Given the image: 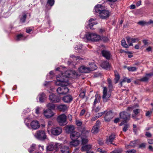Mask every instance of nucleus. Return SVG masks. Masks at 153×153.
<instances>
[{"mask_svg": "<svg viewBox=\"0 0 153 153\" xmlns=\"http://www.w3.org/2000/svg\"><path fill=\"white\" fill-rule=\"evenodd\" d=\"M69 76L65 72L64 74L62 73L61 75L59 74L56 77L57 81L56 82V85H61L57 89V92L58 94H63L68 92L69 89L66 86L68 84Z\"/></svg>", "mask_w": 153, "mask_h": 153, "instance_id": "f257e3e1", "label": "nucleus"}, {"mask_svg": "<svg viewBox=\"0 0 153 153\" xmlns=\"http://www.w3.org/2000/svg\"><path fill=\"white\" fill-rule=\"evenodd\" d=\"M90 68L89 67H86L84 65H82L78 69L79 72H76L75 71H66V74L70 76L71 74H72L75 76L76 77L79 76L82 73H87L90 72Z\"/></svg>", "mask_w": 153, "mask_h": 153, "instance_id": "f03ea898", "label": "nucleus"}, {"mask_svg": "<svg viewBox=\"0 0 153 153\" xmlns=\"http://www.w3.org/2000/svg\"><path fill=\"white\" fill-rule=\"evenodd\" d=\"M79 130L81 133L80 137L81 139L82 143V145L85 144L88 141L87 137L90 131L86 130L84 127L81 128L79 129Z\"/></svg>", "mask_w": 153, "mask_h": 153, "instance_id": "7ed1b4c3", "label": "nucleus"}, {"mask_svg": "<svg viewBox=\"0 0 153 153\" xmlns=\"http://www.w3.org/2000/svg\"><path fill=\"white\" fill-rule=\"evenodd\" d=\"M87 39L92 42H98L101 39L100 35L95 33H88L86 35Z\"/></svg>", "mask_w": 153, "mask_h": 153, "instance_id": "20e7f679", "label": "nucleus"}, {"mask_svg": "<svg viewBox=\"0 0 153 153\" xmlns=\"http://www.w3.org/2000/svg\"><path fill=\"white\" fill-rule=\"evenodd\" d=\"M111 95V93L109 91L108 92L107 88L103 87L102 96L103 102H107L109 100Z\"/></svg>", "mask_w": 153, "mask_h": 153, "instance_id": "39448f33", "label": "nucleus"}, {"mask_svg": "<svg viewBox=\"0 0 153 153\" xmlns=\"http://www.w3.org/2000/svg\"><path fill=\"white\" fill-rule=\"evenodd\" d=\"M66 116L64 114H62L58 117L57 121L60 126H64L67 124Z\"/></svg>", "mask_w": 153, "mask_h": 153, "instance_id": "423d86ee", "label": "nucleus"}, {"mask_svg": "<svg viewBox=\"0 0 153 153\" xmlns=\"http://www.w3.org/2000/svg\"><path fill=\"white\" fill-rule=\"evenodd\" d=\"M35 136L36 138L41 140H44L46 138L45 131L42 130L37 131L35 134Z\"/></svg>", "mask_w": 153, "mask_h": 153, "instance_id": "0eeeda50", "label": "nucleus"}, {"mask_svg": "<svg viewBox=\"0 0 153 153\" xmlns=\"http://www.w3.org/2000/svg\"><path fill=\"white\" fill-rule=\"evenodd\" d=\"M120 119H122V121L125 123L128 121L130 118V115L125 111L120 112Z\"/></svg>", "mask_w": 153, "mask_h": 153, "instance_id": "6e6552de", "label": "nucleus"}, {"mask_svg": "<svg viewBox=\"0 0 153 153\" xmlns=\"http://www.w3.org/2000/svg\"><path fill=\"white\" fill-rule=\"evenodd\" d=\"M51 132L53 135L57 136L62 133V129L61 127H52L51 130Z\"/></svg>", "mask_w": 153, "mask_h": 153, "instance_id": "1a4fd4ad", "label": "nucleus"}, {"mask_svg": "<svg viewBox=\"0 0 153 153\" xmlns=\"http://www.w3.org/2000/svg\"><path fill=\"white\" fill-rule=\"evenodd\" d=\"M49 100L50 101L53 103H57L60 102V100L59 97L54 94H51L50 95Z\"/></svg>", "mask_w": 153, "mask_h": 153, "instance_id": "9d476101", "label": "nucleus"}, {"mask_svg": "<svg viewBox=\"0 0 153 153\" xmlns=\"http://www.w3.org/2000/svg\"><path fill=\"white\" fill-rule=\"evenodd\" d=\"M95 12L98 15L105 10V7L100 4H98L95 6L94 8Z\"/></svg>", "mask_w": 153, "mask_h": 153, "instance_id": "9b49d317", "label": "nucleus"}, {"mask_svg": "<svg viewBox=\"0 0 153 153\" xmlns=\"http://www.w3.org/2000/svg\"><path fill=\"white\" fill-rule=\"evenodd\" d=\"M81 136L79 133L74 131L71 133L70 135V137L72 140H77V139Z\"/></svg>", "mask_w": 153, "mask_h": 153, "instance_id": "f8f14e48", "label": "nucleus"}, {"mask_svg": "<svg viewBox=\"0 0 153 153\" xmlns=\"http://www.w3.org/2000/svg\"><path fill=\"white\" fill-rule=\"evenodd\" d=\"M113 115L111 111L106 112L104 117V120L106 122H109L113 117Z\"/></svg>", "mask_w": 153, "mask_h": 153, "instance_id": "ddd939ff", "label": "nucleus"}, {"mask_svg": "<svg viewBox=\"0 0 153 153\" xmlns=\"http://www.w3.org/2000/svg\"><path fill=\"white\" fill-rule=\"evenodd\" d=\"M109 13L107 10H105L100 13L98 15L102 19H105L107 18L109 16Z\"/></svg>", "mask_w": 153, "mask_h": 153, "instance_id": "4468645a", "label": "nucleus"}, {"mask_svg": "<svg viewBox=\"0 0 153 153\" xmlns=\"http://www.w3.org/2000/svg\"><path fill=\"white\" fill-rule=\"evenodd\" d=\"M30 126L34 130L38 128L40 126L39 123L36 120L32 121L30 123Z\"/></svg>", "mask_w": 153, "mask_h": 153, "instance_id": "2eb2a0df", "label": "nucleus"}, {"mask_svg": "<svg viewBox=\"0 0 153 153\" xmlns=\"http://www.w3.org/2000/svg\"><path fill=\"white\" fill-rule=\"evenodd\" d=\"M153 76V73H151L149 74H147L141 78L140 80V81L142 82H147L148 80L149 79L151 78Z\"/></svg>", "mask_w": 153, "mask_h": 153, "instance_id": "dca6fc26", "label": "nucleus"}, {"mask_svg": "<svg viewBox=\"0 0 153 153\" xmlns=\"http://www.w3.org/2000/svg\"><path fill=\"white\" fill-rule=\"evenodd\" d=\"M44 115L47 118H50L53 115V113L50 109H47L44 111Z\"/></svg>", "mask_w": 153, "mask_h": 153, "instance_id": "f3484780", "label": "nucleus"}, {"mask_svg": "<svg viewBox=\"0 0 153 153\" xmlns=\"http://www.w3.org/2000/svg\"><path fill=\"white\" fill-rule=\"evenodd\" d=\"M73 100V98L71 95H68L64 96L62 100L65 103H68L70 102Z\"/></svg>", "mask_w": 153, "mask_h": 153, "instance_id": "a211bd4d", "label": "nucleus"}, {"mask_svg": "<svg viewBox=\"0 0 153 153\" xmlns=\"http://www.w3.org/2000/svg\"><path fill=\"white\" fill-rule=\"evenodd\" d=\"M101 53L102 55L106 59H110L111 54L109 51L106 50H103L102 51Z\"/></svg>", "mask_w": 153, "mask_h": 153, "instance_id": "6ab92c4d", "label": "nucleus"}, {"mask_svg": "<svg viewBox=\"0 0 153 153\" xmlns=\"http://www.w3.org/2000/svg\"><path fill=\"white\" fill-rule=\"evenodd\" d=\"M58 144L53 143H51L49 144L47 147V150H48L52 151L56 149L57 147Z\"/></svg>", "mask_w": 153, "mask_h": 153, "instance_id": "aec40b11", "label": "nucleus"}, {"mask_svg": "<svg viewBox=\"0 0 153 153\" xmlns=\"http://www.w3.org/2000/svg\"><path fill=\"white\" fill-rule=\"evenodd\" d=\"M137 24L142 26L148 25H150L151 24H153V21L151 19L148 22L144 21H141L138 22Z\"/></svg>", "mask_w": 153, "mask_h": 153, "instance_id": "412c9836", "label": "nucleus"}, {"mask_svg": "<svg viewBox=\"0 0 153 153\" xmlns=\"http://www.w3.org/2000/svg\"><path fill=\"white\" fill-rule=\"evenodd\" d=\"M138 106L139 105L138 104H136L135 105H134V108L137 107H138ZM141 111V110L139 108H134V120L135 119L136 120H138L139 119H140V118L141 117V116H140V117L137 118V117H136L135 116V115H136L137 114H139Z\"/></svg>", "mask_w": 153, "mask_h": 153, "instance_id": "4be33fe9", "label": "nucleus"}, {"mask_svg": "<svg viewBox=\"0 0 153 153\" xmlns=\"http://www.w3.org/2000/svg\"><path fill=\"white\" fill-rule=\"evenodd\" d=\"M101 66L103 68L108 70L110 68V65L108 62L103 61L101 64Z\"/></svg>", "mask_w": 153, "mask_h": 153, "instance_id": "5701e85b", "label": "nucleus"}, {"mask_svg": "<svg viewBox=\"0 0 153 153\" xmlns=\"http://www.w3.org/2000/svg\"><path fill=\"white\" fill-rule=\"evenodd\" d=\"M95 19H91L89 20V23L88 25L86 27L88 28H90L91 29H93L92 28L93 26L94 25H96L97 23L94 22Z\"/></svg>", "mask_w": 153, "mask_h": 153, "instance_id": "b1692460", "label": "nucleus"}, {"mask_svg": "<svg viewBox=\"0 0 153 153\" xmlns=\"http://www.w3.org/2000/svg\"><path fill=\"white\" fill-rule=\"evenodd\" d=\"M115 136L114 134L111 135L108 138L106 139V143L108 144H112V141L114 140Z\"/></svg>", "mask_w": 153, "mask_h": 153, "instance_id": "393cba45", "label": "nucleus"}, {"mask_svg": "<svg viewBox=\"0 0 153 153\" xmlns=\"http://www.w3.org/2000/svg\"><path fill=\"white\" fill-rule=\"evenodd\" d=\"M58 109L60 111L64 112L68 109V107L66 105H61L57 107Z\"/></svg>", "mask_w": 153, "mask_h": 153, "instance_id": "a878e982", "label": "nucleus"}, {"mask_svg": "<svg viewBox=\"0 0 153 153\" xmlns=\"http://www.w3.org/2000/svg\"><path fill=\"white\" fill-rule=\"evenodd\" d=\"M61 151L62 153H69V149L67 146H63L61 148Z\"/></svg>", "mask_w": 153, "mask_h": 153, "instance_id": "bb28decb", "label": "nucleus"}, {"mask_svg": "<svg viewBox=\"0 0 153 153\" xmlns=\"http://www.w3.org/2000/svg\"><path fill=\"white\" fill-rule=\"evenodd\" d=\"M127 41L129 46H133L132 43L134 42V39L131 38L130 37H126Z\"/></svg>", "mask_w": 153, "mask_h": 153, "instance_id": "cd10ccee", "label": "nucleus"}, {"mask_svg": "<svg viewBox=\"0 0 153 153\" xmlns=\"http://www.w3.org/2000/svg\"><path fill=\"white\" fill-rule=\"evenodd\" d=\"M90 67H89L90 68V72L91 71H93L96 70L97 68V67L94 63H89Z\"/></svg>", "mask_w": 153, "mask_h": 153, "instance_id": "c85d7f7f", "label": "nucleus"}, {"mask_svg": "<svg viewBox=\"0 0 153 153\" xmlns=\"http://www.w3.org/2000/svg\"><path fill=\"white\" fill-rule=\"evenodd\" d=\"M79 141L78 140H75L70 142V146H78L79 143Z\"/></svg>", "mask_w": 153, "mask_h": 153, "instance_id": "c756f323", "label": "nucleus"}, {"mask_svg": "<svg viewBox=\"0 0 153 153\" xmlns=\"http://www.w3.org/2000/svg\"><path fill=\"white\" fill-rule=\"evenodd\" d=\"M95 99L94 104L95 105L97 103H99L100 101L101 97L100 96H99L98 94H96L95 95Z\"/></svg>", "mask_w": 153, "mask_h": 153, "instance_id": "7c9ffc66", "label": "nucleus"}, {"mask_svg": "<svg viewBox=\"0 0 153 153\" xmlns=\"http://www.w3.org/2000/svg\"><path fill=\"white\" fill-rule=\"evenodd\" d=\"M36 145L35 144H32L28 150L29 152L31 153L33 151H34L36 149Z\"/></svg>", "mask_w": 153, "mask_h": 153, "instance_id": "2f4dec72", "label": "nucleus"}, {"mask_svg": "<svg viewBox=\"0 0 153 153\" xmlns=\"http://www.w3.org/2000/svg\"><path fill=\"white\" fill-rule=\"evenodd\" d=\"M39 101L40 102H43L44 101L45 97V94L43 93H42L39 94Z\"/></svg>", "mask_w": 153, "mask_h": 153, "instance_id": "473e14b6", "label": "nucleus"}, {"mask_svg": "<svg viewBox=\"0 0 153 153\" xmlns=\"http://www.w3.org/2000/svg\"><path fill=\"white\" fill-rule=\"evenodd\" d=\"M114 73L115 75V77L114 79V80L115 81V83H117L118 82L120 79V76L115 71L114 72Z\"/></svg>", "mask_w": 153, "mask_h": 153, "instance_id": "72a5a7b5", "label": "nucleus"}, {"mask_svg": "<svg viewBox=\"0 0 153 153\" xmlns=\"http://www.w3.org/2000/svg\"><path fill=\"white\" fill-rule=\"evenodd\" d=\"M91 145H86L85 146H83L82 147V150L83 151H88L89 149H90L91 148Z\"/></svg>", "mask_w": 153, "mask_h": 153, "instance_id": "f704fd0d", "label": "nucleus"}, {"mask_svg": "<svg viewBox=\"0 0 153 153\" xmlns=\"http://www.w3.org/2000/svg\"><path fill=\"white\" fill-rule=\"evenodd\" d=\"M98 126H94L91 130L92 133L96 134L98 132Z\"/></svg>", "mask_w": 153, "mask_h": 153, "instance_id": "c9c22d12", "label": "nucleus"}, {"mask_svg": "<svg viewBox=\"0 0 153 153\" xmlns=\"http://www.w3.org/2000/svg\"><path fill=\"white\" fill-rule=\"evenodd\" d=\"M126 147L127 149H129L133 148L134 147V143L133 142H131L129 145H126Z\"/></svg>", "mask_w": 153, "mask_h": 153, "instance_id": "e433bc0d", "label": "nucleus"}, {"mask_svg": "<svg viewBox=\"0 0 153 153\" xmlns=\"http://www.w3.org/2000/svg\"><path fill=\"white\" fill-rule=\"evenodd\" d=\"M47 107L49 108L48 109H53L55 108V105L52 103H49L47 105Z\"/></svg>", "mask_w": 153, "mask_h": 153, "instance_id": "4c0bfd02", "label": "nucleus"}, {"mask_svg": "<svg viewBox=\"0 0 153 153\" xmlns=\"http://www.w3.org/2000/svg\"><path fill=\"white\" fill-rule=\"evenodd\" d=\"M82 45H79V46L77 45L75 48L76 50H77V51H76V52H78L79 53H80L81 52L82 50Z\"/></svg>", "mask_w": 153, "mask_h": 153, "instance_id": "58836bf2", "label": "nucleus"}, {"mask_svg": "<svg viewBox=\"0 0 153 153\" xmlns=\"http://www.w3.org/2000/svg\"><path fill=\"white\" fill-rule=\"evenodd\" d=\"M54 125V123L52 121H49L48 122V131L49 132V129L52 127V126Z\"/></svg>", "mask_w": 153, "mask_h": 153, "instance_id": "ea45409f", "label": "nucleus"}, {"mask_svg": "<svg viewBox=\"0 0 153 153\" xmlns=\"http://www.w3.org/2000/svg\"><path fill=\"white\" fill-rule=\"evenodd\" d=\"M121 45L124 48H128V45L126 44V41L124 39L122 40L121 41Z\"/></svg>", "mask_w": 153, "mask_h": 153, "instance_id": "a19ab883", "label": "nucleus"}, {"mask_svg": "<svg viewBox=\"0 0 153 153\" xmlns=\"http://www.w3.org/2000/svg\"><path fill=\"white\" fill-rule=\"evenodd\" d=\"M68 131L71 134V133L74 131V126H70L68 127Z\"/></svg>", "mask_w": 153, "mask_h": 153, "instance_id": "79ce46f5", "label": "nucleus"}, {"mask_svg": "<svg viewBox=\"0 0 153 153\" xmlns=\"http://www.w3.org/2000/svg\"><path fill=\"white\" fill-rule=\"evenodd\" d=\"M122 152V150L121 149H118L114 150L112 152V153H121Z\"/></svg>", "mask_w": 153, "mask_h": 153, "instance_id": "37998d69", "label": "nucleus"}, {"mask_svg": "<svg viewBox=\"0 0 153 153\" xmlns=\"http://www.w3.org/2000/svg\"><path fill=\"white\" fill-rule=\"evenodd\" d=\"M26 16V14H24L22 17L20 19V21L22 23L25 22Z\"/></svg>", "mask_w": 153, "mask_h": 153, "instance_id": "c03bdc74", "label": "nucleus"}, {"mask_svg": "<svg viewBox=\"0 0 153 153\" xmlns=\"http://www.w3.org/2000/svg\"><path fill=\"white\" fill-rule=\"evenodd\" d=\"M23 39V36L22 34L18 35L16 37V40L19 41L22 40Z\"/></svg>", "mask_w": 153, "mask_h": 153, "instance_id": "a18cd8bd", "label": "nucleus"}, {"mask_svg": "<svg viewBox=\"0 0 153 153\" xmlns=\"http://www.w3.org/2000/svg\"><path fill=\"white\" fill-rule=\"evenodd\" d=\"M54 0H48V3L51 6H52L54 4Z\"/></svg>", "mask_w": 153, "mask_h": 153, "instance_id": "49530a36", "label": "nucleus"}, {"mask_svg": "<svg viewBox=\"0 0 153 153\" xmlns=\"http://www.w3.org/2000/svg\"><path fill=\"white\" fill-rule=\"evenodd\" d=\"M127 79L128 78H127L126 77L124 78L123 80L121 82L120 84L121 86H122V83H123L127 82Z\"/></svg>", "mask_w": 153, "mask_h": 153, "instance_id": "de8ad7c7", "label": "nucleus"}, {"mask_svg": "<svg viewBox=\"0 0 153 153\" xmlns=\"http://www.w3.org/2000/svg\"><path fill=\"white\" fill-rule=\"evenodd\" d=\"M128 127V125H125L123 128V131L125 132L126 131H127Z\"/></svg>", "mask_w": 153, "mask_h": 153, "instance_id": "09e8293b", "label": "nucleus"}, {"mask_svg": "<svg viewBox=\"0 0 153 153\" xmlns=\"http://www.w3.org/2000/svg\"><path fill=\"white\" fill-rule=\"evenodd\" d=\"M133 109L134 108L133 107H128L127 111H131L133 110L134 111Z\"/></svg>", "mask_w": 153, "mask_h": 153, "instance_id": "8fccbe9b", "label": "nucleus"}, {"mask_svg": "<svg viewBox=\"0 0 153 153\" xmlns=\"http://www.w3.org/2000/svg\"><path fill=\"white\" fill-rule=\"evenodd\" d=\"M85 95V93L84 92H81L79 96L82 98H83Z\"/></svg>", "mask_w": 153, "mask_h": 153, "instance_id": "3c124183", "label": "nucleus"}, {"mask_svg": "<svg viewBox=\"0 0 153 153\" xmlns=\"http://www.w3.org/2000/svg\"><path fill=\"white\" fill-rule=\"evenodd\" d=\"M145 135L146 136L149 137H150L152 136L151 134L149 132H146Z\"/></svg>", "mask_w": 153, "mask_h": 153, "instance_id": "603ef678", "label": "nucleus"}, {"mask_svg": "<svg viewBox=\"0 0 153 153\" xmlns=\"http://www.w3.org/2000/svg\"><path fill=\"white\" fill-rule=\"evenodd\" d=\"M152 111H148L146 112V115L147 117H149L150 114L152 113Z\"/></svg>", "mask_w": 153, "mask_h": 153, "instance_id": "864d4df0", "label": "nucleus"}, {"mask_svg": "<svg viewBox=\"0 0 153 153\" xmlns=\"http://www.w3.org/2000/svg\"><path fill=\"white\" fill-rule=\"evenodd\" d=\"M128 70L129 71H134V68L133 67H128Z\"/></svg>", "mask_w": 153, "mask_h": 153, "instance_id": "5fc2aeb1", "label": "nucleus"}, {"mask_svg": "<svg viewBox=\"0 0 153 153\" xmlns=\"http://www.w3.org/2000/svg\"><path fill=\"white\" fill-rule=\"evenodd\" d=\"M76 125L79 126H80L82 124V122L78 120L76 121Z\"/></svg>", "mask_w": 153, "mask_h": 153, "instance_id": "6e6d98bb", "label": "nucleus"}, {"mask_svg": "<svg viewBox=\"0 0 153 153\" xmlns=\"http://www.w3.org/2000/svg\"><path fill=\"white\" fill-rule=\"evenodd\" d=\"M139 147L141 148H144L145 147V143H142L139 146Z\"/></svg>", "mask_w": 153, "mask_h": 153, "instance_id": "4d7b16f0", "label": "nucleus"}, {"mask_svg": "<svg viewBox=\"0 0 153 153\" xmlns=\"http://www.w3.org/2000/svg\"><path fill=\"white\" fill-rule=\"evenodd\" d=\"M126 153H134V151L133 149H131L126 151Z\"/></svg>", "mask_w": 153, "mask_h": 153, "instance_id": "13d9d810", "label": "nucleus"}, {"mask_svg": "<svg viewBox=\"0 0 153 153\" xmlns=\"http://www.w3.org/2000/svg\"><path fill=\"white\" fill-rule=\"evenodd\" d=\"M141 1L140 0L138 1L136 4V7H138L141 5Z\"/></svg>", "mask_w": 153, "mask_h": 153, "instance_id": "bf43d9fd", "label": "nucleus"}, {"mask_svg": "<svg viewBox=\"0 0 153 153\" xmlns=\"http://www.w3.org/2000/svg\"><path fill=\"white\" fill-rule=\"evenodd\" d=\"M85 113V110L84 109L82 110L81 111V112H80V116H82Z\"/></svg>", "mask_w": 153, "mask_h": 153, "instance_id": "052dcab7", "label": "nucleus"}, {"mask_svg": "<svg viewBox=\"0 0 153 153\" xmlns=\"http://www.w3.org/2000/svg\"><path fill=\"white\" fill-rule=\"evenodd\" d=\"M102 39H103V40L105 42H106L107 41H108V38L107 37H104L102 38Z\"/></svg>", "mask_w": 153, "mask_h": 153, "instance_id": "680f3d73", "label": "nucleus"}, {"mask_svg": "<svg viewBox=\"0 0 153 153\" xmlns=\"http://www.w3.org/2000/svg\"><path fill=\"white\" fill-rule=\"evenodd\" d=\"M105 30L104 28H100L99 29V32L100 33H103L104 32H105Z\"/></svg>", "mask_w": 153, "mask_h": 153, "instance_id": "e2e57ef3", "label": "nucleus"}, {"mask_svg": "<svg viewBox=\"0 0 153 153\" xmlns=\"http://www.w3.org/2000/svg\"><path fill=\"white\" fill-rule=\"evenodd\" d=\"M148 143L150 144H153V140L149 139L148 140Z\"/></svg>", "mask_w": 153, "mask_h": 153, "instance_id": "0e129e2a", "label": "nucleus"}, {"mask_svg": "<svg viewBox=\"0 0 153 153\" xmlns=\"http://www.w3.org/2000/svg\"><path fill=\"white\" fill-rule=\"evenodd\" d=\"M107 82L108 84L112 83L111 80L109 78H108Z\"/></svg>", "mask_w": 153, "mask_h": 153, "instance_id": "69168bd1", "label": "nucleus"}, {"mask_svg": "<svg viewBox=\"0 0 153 153\" xmlns=\"http://www.w3.org/2000/svg\"><path fill=\"white\" fill-rule=\"evenodd\" d=\"M40 109V108L39 107H37L36 110V113L37 114H38L39 113V110Z\"/></svg>", "mask_w": 153, "mask_h": 153, "instance_id": "338daca9", "label": "nucleus"}, {"mask_svg": "<svg viewBox=\"0 0 153 153\" xmlns=\"http://www.w3.org/2000/svg\"><path fill=\"white\" fill-rule=\"evenodd\" d=\"M98 118L97 116H96L95 117H93L91 120V121H93L96 120Z\"/></svg>", "mask_w": 153, "mask_h": 153, "instance_id": "774afa93", "label": "nucleus"}]
</instances>
